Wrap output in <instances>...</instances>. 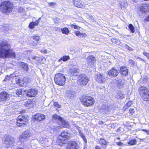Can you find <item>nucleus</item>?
I'll return each mask as SVG.
<instances>
[{"label": "nucleus", "mask_w": 149, "mask_h": 149, "mask_svg": "<svg viewBox=\"0 0 149 149\" xmlns=\"http://www.w3.org/2000/svg\"><path fill=\"white\" fill-rule=\"evenodd\" d=\"M0 57L3 58H15V54L10 49V45L6 41H3L0 44Z\"/></svg>", "instance_id": "obj_1"}, {"label": "nucleus", "mask_w": 149, "mask_h": 149, "mask_svg": "<svg viewBox=\"0 0 149 149\" xmlns=\"http://www.w3.org/2000/svg\"><path fill=\"white\" fill-rule=\"evenodd\" d=\"M12 3L8 1L2 2L0 6V10L4 13L8 14L11 12L13 9Z\"/></svg>", "instance_id": "obj_2"}, {"label": "nucleus", "mask_w": 149, "mask_h": 149, "mask_svg": "<svg viewBox=\"0 0 149 149\" xmlns=\"http://www.w3.org/2000/svg\"><path fill=\"white\" fill-rule=\"evenodd\" d=\"M54 80L56 84L60 86H63L65 83V77L63 74L58 73L55 74Z\"/></svg>", "instance_id": "obj_3"}, {"label": "nucleus", "mask_w": 149, "mask_h": 149, "mask_svg": "<svg viewBox=\"0 0 149 149\" xmlns=\"http://www.w3.org/2000/svg\"><path fill=\"white\" fill-rule=\"evenodd\" d=\"M77 79L79 84L82 86L86 85L89 81L88 77L83 73L80 74L78 75Z\"/></svg>", "instance_id": "obj_4"}, {"label": "nucleus", "mask_w": 149, "mask_h": 149, "mask_svg": "<svg viewBox=\"0 0 149 149\" xmlns=\"http://www.w3.org/2000/svg\"><path fill=\"white\" fill-rule=\"evenodd\" d=\"M82 104L86 107H88L93 105L94 100L93 98L91 96H83L81 100Z\"/></svg>", "instance_id": "obj_5"}, {"label": "nucleus", "mask_w": 149, "mask_h": 149, "mask_svg": "<svg viewBox=\"0 0 149 149\" xmlns=\"http://www.w3.org/2000/svg\"><path fill=\"white\" fill-rule=\"evenodd\" d=\"M27 119L24 116L19 115L17 119L16 124L18 126L24 127L27 125Z\"/></svg>", "instance_id": "obj_6"}, {"label": "nucleus", "mask_w": 149, "mask_h": 149, "mask_svg": "<svg viewBox=\"0 0 149 149\" xmlns=\"http://www.w3.org/2000/svg\"><path fill=\"white\" fill-rule=\"evenodd\" d=\"M119 71L116 67H113L107 71V75L110 77H116L118 74Z\"/></svg>", "instance_id": "obj_7"}, {"label": "nucleus", "mask_w": 149, "mask_h": 149, "mask_svg": "<svg viewBox=\"0 0 149 149\" xmlns=\"http://www.w3.org/2000/svg\"><path fill=\"white\" fill-rule=\"evenodd\" d=\"M26 92L25 93V95L28 97H35L38 91L37 89H31L27 91L26 90Z\"/></svg>", "instance_id": "obj_8"}, {"label": "nucleus", "mask_w": 149, "mask_h": 149, "mask_svg": "<svg viewBox=\"0 0 149 149\" xmlns=\"http://www.w3.org/2000/svg\"><path fill=\"white\" fill-rule=\"evenodd\" d=\"M70 136L71 135L70 133H68L67 131L64 130L61 133V134L59 136V140H62V139H64V140H65V139H70Z\"/></svg>", "instance_id": "obj_9"}, {"label": "nucleus", "mask_w": 149, "mask_h": 149, "mask_svg": "<svg viewBox=\"0 0 149 149\" xmlns=\"http://www.w3.org/2000/svg\"><path fill=\"white\" fill-rule=\"evenodd\" d=\"M9 95L6 92H4L0 94V101L2 102H6L9 99Z\"/></svg>", "instance_id": "obj_10"}, {"label": "nucleus", "mask_w": 149, "mask_h": 149, "mask_svg": "<svg viewBox=\"0 0 149 149\" xmlns=\"http://www.w3.org/2000/svg\"><path fill=\"white\" fill-rule=\"evenodd\" d=\"M140 12L144 13H146L149 11V4L144 3L142 4L140 8Z\"/></svg>", "instance_id": "obj_11"}, {"label": "nucleus", "mask_w": 149, "mask_h": 149, "mask_svg": "<svg viewBox=\"0 0 149 149\" xmlns=\"http://www.w3.org/2000/svg\"><path fill=\"white\" fill-rule=\"evenodd\" d=\"M78 148L76 143L73 141L69 142L67 147V149H78Z\"/></svg>", "instance_id": "obj_12"}, {"label": "nucleus", "mask_w": 149, "mask_h": 149, "mask_svg": "<svg viewBox=\"0 0 149 149\" xmlns=\"http://www.w3.org/2000/svg\"><path fill=\"white\" fill-rule=\"evenodd\" d=\"M95 78L96 81L99 83H102L104 82L105 77L102 75L98 73L95 76Z\"/></svg>", "instance_id": "obj_13"}, {"label": "nucleus", "mask_w": 149, "mask_h": 149, "mask_svg": "<svg viewBox=\"0 0 149 149\" xmlns=\"http://www.w3.org/2000/svg\"><path fill=\"white\" fill-rule=\"evenodd\" d=\"M31 135V133L29 131L27 130L24 132L20 136V139H28Z\"/></svg>", "instance_id": "obj_14"}, {"label": "nucleus", "mask_w": 149, "mask_h": 149, "mask_svg": "<svg viewBox=\"0 0 149 149\" xmlns=\"http://www.w3.org/2000/svg\"><path fill=\"white\" fill-rule=\"evenodd\" d=\"M65 95L67 97L72 99L76 96L75 92L71 90L67 91L65 93Z\"/></svg>", "instance_id": "obj_15"}, {"label": "nucleus", "mask_w": 149, "mask_h": 149, "mask_svg": "<svg viewBox=\"0 0 149 149\" xmlns=\"http://www.w3.org/2000/svg\"><path fill=\"white\" fill-rule=\"evenodd\" d=\"M119 72L121 74L125 76H126L128 75V70L127 68L125 66H123L120 67Z\"/></svg>", "instance_id": "obj_16"}, {"label": "nucleus", "mask_w": 149, "mask_h": 149, "mask_svg": "<svg viewBox=\"0 0 149 149\" xmlns=\"http://www.w3.org/2000/svg\"><path fill=\"white\" fill-rule=\"evenodd\" d=\"M41 60V58L37 56H32L31 59L30 61L33 64L38 63Z\"/></svg>", "instance_id": "obj_17"}, {"label": "nucleus", "mask_w": 149, "mask_h": 149, "mask_svg": "<svg viewBox=\"0 0 149 149\" xmlns=\"http://www.w3.org/2000/svg\"><path fill=\"white\" fill-rule=\"evenodd\" d=\"M18 64L24 71H28L29 67L27 63L23 62H19L18 63Z\"/></svg>", "instance_id": "obj_18"}, {"label": "nucleus", "mask_w": 149, "mask_h": 149, "mask_svg": "<svg viewBox=\"0 0 149 149\" xmlns=\"http://www.w3.org/2000/svg\"><path fill=\"white\" fill-rule=\"evenodd\" d=\"M86 61L89 63L93 64L96 61V59L94 56L90 55L86 58Z\"/></svg>", "instance_id": "obj_19"}, {"label": "nucleus", "mask_w": 149, "mask_h": 149, "mask_svg": "<svg viewBox=\"0 0 149 149\" xmlns=\"http://www.w3.org/2000/svg\"><path fill=\"white\" fill-rule=\"evenodd\" d=\"M45 115L40 113H38L35 116L34 118L36 120H38L39 121H41L45 119Z\"/></svg>", "instance_id": "obj_20"}, {"label": "nucleus", "mask_w": 149, "mask_h": 149, "mask_svg": "<svg viewBox=\"0 0 149 149\" xmlns=\"http://www.w3.org/2000/svg\"><path fill=\"white\" fill-rule=\"evenodd\" d=\"M13 140H3V142L5 146L7 148L13 146L14 143Z\"/></svg>", "instance_id": "obj_21"}, {"label": "nucleus", "mask_w": 149, "mask_h": 149, "mask_svg": "<svg viewBox=\"0 0 149 149\" xmlns=\"http://www.w3.org/2000/svg\"><path fill=\"white\" fill-rule=\"evenodd\" d=\"M69 73L72 75H77L79 72V70L77 68L70 69L69 71Z\"/></svg>", "instance_id": "obj_22"}, {"label": "nucleus", "mask_w": 149, "mask_h": 149, "mask_svg": "<svg viewBox=\"0 0 149 149\" xmlns=\"http://www.w3.org/2000/svg\"><path fill=\"white\" fill-rule=\"evenodd\" d=\"M74 5L77 7L82 8L83 5L82 2L80 0H74Z\"/></svg>", "instance_id": "obj_23"}, {"label": "nucleus", "mask_w": 149, "mask_h": 149, "mask_svg": "<svg viewBox=\"0 0 149 149\" xmlns=\"http://www.w3.org/2000/svg\"><path fill=\"white\" fill-rule=\"evenodd\" d=\"M139 91L141 96L147 92V89L144 86H141L139 88Z\"/></svg>", "instance_id": "obj_24"}, {"label": "nucleus", "mask_w": 149, "mask_h": 149, "mask_svg": "<svg viewBox=\"0 0 149 149\" xmlns=\"http://www.w3.org/2000/svg\"><path fill=\"white\" fill-rule=\"evenodd\" d=\"M25 106L28 109H30L34 106L33 102L30 100H28L25 102Z\"/></svg>", "instance_id": "obj_25"}, {"label": "nucleus", "mask_w": 149, "mask_h": 149, "mask_svg": "<svg viewBox=\"0 0 149 149\" xmlns=\"http://www.w3.org/2000/svg\"><path fill=\"white\" fill-rule=\"evenodd\" d=\"M141 96L144 100L149 101V91L146 92Z\"/></svg>", "instance_id": "obj_26"}, {"label": "nucleus", "mask_w": 149, "mask_h": 149, "mask_svg": "<svg viewBox=\"0 0 149 149\" xmlns=\"http://www.w3.org/2000/svg\"><path fill=\"white\" fill-rule=\"evenodd\" d=\"M61 122L62 124V128H68L70 127V125L69 123L68 122H65L63 119Z\"/></svg>", "instance_id": "obj_27"}, {"label": "nucleus", "mask_w": 149, "mask_h": 149, "mask_svg": "<svg viewBox=\"0 0 149 149\" xmlns=\"http://www.w3.org/2000/svg\"><path fill=\"white\" fill-rule=\"evenodd\" d=\"M38 21H36L35 22H31L29 25V27L31 29H33L34 26H37L39 23Z\"/></svg>", "instance_id": "obj_28"}, {"label": "nucleus", "mask_w": 149, "mask_h": 149, "mask_svg": "<svg viewBox=\"0 0 149 149\" xmlns=\"http://www.w3.org/2000/svg\"><path fill=\"white\" fill-rule=\"evenodd\" d=\"M26 91H25V90H24V89H19L17 90L16 91V93L17 95H25V93Z\"/></svg>", "instance_id": "obj_29"}, {"label": "nucleus", "mask_w": 149, "mask_h": 149, "mask_svg": "<svg viewBox=\"0 0 149 149\" xmlns=\"http://www.w3.org/2000/svg\"><path fill=\"white\" fill-rule=\"evenodd\" d=\"M125 82V80L121 79H119L117 82L118 86H120V87H122L123 85H124Z\"/></svg>", "instance_id": "obj_30"}, {"label": "nucleus", "mask_w": 149, "mask_h": 149, "mask_svg": "<svg viewBox=\"0 0 149 149\" xmlns=\"http://www.w3.org/2000/svg\"><path fill=\"white\" fill-rule=\"evenodd\" d=\"M56 142V145H59L60 146H62L65 144L66 142L65 140H55Z\"/></svg>", "instance_id": "obj_31"}, {"label": "nucleus", "mask_w": 149, "mask_h": 149, "mask_svg": "<svg viewBox=\"0 0 149 149\" xmlns=\"http://www.w3.org/2000/svg\"><path fill=\"white\" fill-rule=\"evenodd\" d=\"M52 118L53 120H58L61 121L62 120L63 118L59 116L57 114L54 115L52 117Z\"/></svg>", "instance_id": "obj_32"}, {"label": "nucleus", "mask_w": 149, "mask_h": 149, "mask_svg": "<svg viewBox=\"0 0 149 149\" xmlns=\"http://www.w3.org/2000/svg\"><path fill=\"white\" fill-rule=\"evenodd\" d=\"M70 58L69 56H65L61 57L58 60L59 62H60L61 60L63 61H67L68 59H70Z\"/></svg>", "instance_id": "obj_33"}, {"label": "nucleus", "mask_w": 149, "mask_h": 149, "mask_svg": "<svg viewBox=\"0 0 149 149\" xmlns=\"http://www.w3.org/2000/svg\"><path fill=\"white\" fill-rule=\"evenodd\" d=\"M61 30L63 34H65L66 35H68L69 32V30L66 27L62 29L61 28Z\"/></svg>", "instance_id": "obj_34"}, {"label": "nucleus", "mask_w": 149, "mask_h": 149, "mask_svg": "<svg viewBox=\"0 0 149 149\" xmlns=\"http://www.w3.org/2000/svg\"><path fill=\"white\" fill-rule=\"evenodd\" d=\"M24 82L22 79H18L16 81V83L17 84L21 86H22L24 84Z\"/></svg>", "instance_id": "obj_35"}, {"label": "nucleus", "mask_w": 149, "mask_h": 149, "mask_svg": "<svg viewBox=\"0 0 149 149\" xmlns=\"http://www.w3.org/2000/svg\"><path fill=\"white\" fill-rule=\"evenodd\" d=\"M99 143L104 148H106L107 144L106 140H100Z\"/></svg>", "instance_id": "obj_36"}, {"label": "nucleus", "mask_w": 149, "mask_h": 149, "mask_svg": "<svg viewBox=\"0 0 149 149\" xmlns=\"http://www.w3.org/2000/svg\"><path fill=\"white\" fill-rule=\"evenodd\" d=\"M128 27L132 33H134L135 32L134 27L132 24H130Z\"/></svg>", "instance_id": "obj_37"}, {"label": "nucleus", "mask_w": 149, "mask_h": 149, "mask_svg": "<svg viewBox=\"0 0 149 149\" xmlns=\"http://www.w3.org/2000/svg\"><path fill=\"white\" fill-rule=\"evenodd\" d=\"M75 35L78 36H79L81 37H82L85 34L84 33H81L79 31H77L75 32Z\"/></svg>", "instance_id": "obj_38"}, {"label": "nucleus", "mask_w": 149, "mask_h": 149, "mask_svg": "<svg viewBox=\"0 0 149 149\" xmlns=\"http://www.w3.org/2000/svg\"><path fill=\"white\" fill-rule=\"evenodd\" d=\"M136 140H130L128 142V144L130 145H133L136 143Z\"/></svg>", "instance_id": "obj_39"}, {"label": "nucleus", "mask_w": 149, "mask_h": 149, "mask_svg": "<svg viewBox=\"0 0 149 149\" xmlns=\"http://www.w3.org/2000/svg\"><path fill=\"white\" fill-rule=\"evenodd\" d=\"M32 38L33 39L37 41H39L40 38L38 36H34Z\"/></svg>", "instance_id": "obj_40"}, {"label": "nucleus", "mask_w": 149, "mask_h": 149, "mask_svg": "<svg viewBox=\"0 0 149 149\" xmlns=\"http://www.w3.org/2000/svg\"><path fill=\"white\" fill-rule=\"evenodd\" d=\"M70 26L72 28H74L75 29H78L80 28V27L79 26L74 24H72Z\"/></svg>", "instance_id": "obj_41"}, {"label": "nucleus", "mask_w": 149, "mask_h": 149, "mask_svg": "<svg viewBox=\"0 0 149 149\" xmlns=\"http://www.w3.org/2000/svg\"><path fill=\"white\" fill-rule=\"evenodd\" d=\"M120 6L121 8L122 7L125 8L127 6V3L126 2L125 3L124 1H123L121 3Z\"/></svg>", "instance_id": "obj_42"}, {"label": "nucleus", "mask_w": 149, "mask_h": 149, "mask_svg": "<svg viewBox=\"0 0 149 149\" xmlns=\"http://www.w3.org/2000/svg\"><path fill=\"white\" fill-rule=\"evenodd\" d=\"M129 63L131 66H133L135 64L134 61L131 59H129Z\"/></svg>", "instance_id": "obj_43"}, {"label": "nucleus", "mask_w": 149, "mask_h": 149, "mask_svg": "<svg viewBox=\"0 0 149 149\" xmlns=\"http://www.w3.org/2000/svg\"><path fill=\"white\" fill-rule=\"evenodd\" d=\"M5 140H11V137L10 136L8 135H5L4 136Z\"/></svg>", "instance_id": "obj_44"}, {"label": "nucleus", "mask_w": 149, "mask_h": 149, "mask_svg": "<svg viewBox=\"0 0 149 149\" xmlns=\"http://www.w3.org/2000/svg\"><path fill=\"white\" fill-rule=\"evenodd\" d=\"M53 130L54 131H55L56 130H59L60 128H61V126H54Z\"/></svg>", "instance_id": "obj_45"}, {"label": "nucleus", "mask_w": 149, "mask_h": 149, "mask_svg": "<svg viewBox=\"0 0 149 149\" xmlns=\"http://www.w3.org/2000/svg\"><path fill=\"white\" fill-rule=\"evenodd\" d=\"M143 54L146 56L149 59V54L146 52H143Z\"/></svg>", "instance_id": "obj_46"}, {"label": "nucleus", "mask_w": 149, "mask_h": 149, "mask_svg": "<svg viewBox=\"0 0 149 149\" xmlns=\"http://www.w3.org/2000/svg\"><path fill=\"white\" fill-rule=\"evenodd\" d=\"M54 105L56 107H57L58 108H59L60 107V105L58 104L57 102H55L54 103Z\"/></svg>", "instance_id": "obj_47"}, {"label": "nucleus", "mask_w": 149, "mask_h": 149, "mask_svg": "<svg viewBox=\"0 0 149 149\" xmlns=\"http://www.w3.org/2000/svg\"><path fill=\"white\" fill-rule=\"evenodd\" d=\"M116 45H119L121 46H123L122 44L121 43V42L117 40L116 41Z\"/></svg>", "instance_id": "obj_48"}, {"label": "nucleus", "mask_w": 149, "mask_h": 149, "mask_svg": "<svg viewBox=\"0 0 149 149\" xmlns=\"http://www.w3.org/2000/svg\"><path fill=\"white\" fill-rule=\"evenodd\" d=\"M23 9L21 7L18 8V12L19 13H21L23 12Z\"/></svg>", "instance_id": "obj_49"}, {"label": "nucleus", "mask_w": 149, "mask_h": 149, "mask_svg": "<svg viewBox=\"0 0 149 149\" xmlns=\"http://www.w3.org/2000/svg\"><path fill=\"white\" fill-rule=\"evenodd\" d=\"M56 4V3H54V2L49 3L48 4L50 6H54V5H55Z\"/></svg>", "instance_id": "obj_50"}, {"label": "nucleus", "mask_w": 149, "mask_h": 149, "mask_svg": "<svg viewBox=\"0 0 149 149\" xmlns=\"http://www.w3.org/2000/svg\"><path fill=\"white\" fill-rule=\"evenodd\" d=\"M10 79V77L9 76H7L5 79L4 80V81H6L7 80H8Z\"/></svg>", "instance_id": "obj_51"}, {"label": "nucleus", "mask_w": 149, "mask_h": 149, "mask_svg": "<svg viewBox=\"0 0 149 149\" xmlns=\"http://www.w3.org/2000/svg\"><path fill=\"white\" fill-rule=\"evenodd\" d=\"M117 40L115 39H112L111 40V41L114 43H116Z\"/></svg>", "instance_id": "obj_52"}, {"label": "nucleus", "mask_w": 149, "mask_h": 149, "mask_svg": "<svg viewBox=\"0 0 149 149\" xmlns=\"http://www.w3.org/2000/svg\"><path fill=\"white\" fill-rule=\"evenodd\" d=\"M130 112L132 114L134 112V110L133 109H130L129 110Z\"/></svg>", "instance_id": "obj_53"}, {"label": "nucleus", "mask_w": 149, "mask_h": 149, "mask_svg": "<svg viewBox=\"0 0 149 149\" xmlns=\"http://www.w3.org/2000/svg\"><path fill=\"white\" fill-rule=\"evenodd\" d=\"M136 58L138 59H139L140 60H141L142 61H144V59H142L141 57L139 56H136Z\"/></svg>", "instance_id": "obj_54"}, {"label": "nucleus", "mask_w": 149, "mask_h": 149, "mask_svg": "<svg viewBox=\"0 0 149 149\" xmlns=\"http://www.w3.org/2000/svg\"><path fill=\"white\" fill-rule=\"evenodd\" d=\"M142 130L143 131L145 132L147 134H149V130H143V129Z\"/></svg>", "instance_id": "obj_55"}, {"label": "nucleus", "mask_w": 149, "mask_h": 149, "mask_svg": "<svg viewBox=\"0 0 149 149\" xmlns=\"http://www.w3.org/2000/svg\"><path fill=\"white\" fill-rule=\"evenodd\" d=\"M145 20L146 21H149V15L146 18H145Z\"/></svg>", "instance_id": "obj_56"}, {"label": "nucleus", "mask_w": 149, "mask_h": 149, "mask_svg": "<svg viewBox=\"0 0 149 149\" xmlns=\"http://www.w3.org/2000/svg\"><path fill=\"white\" fill-rule=\"evenodd\" d=\"M119 98H120V99H123L124 97V96L123 94H121V95L120 96V95H119Z\"/></svg>", "instance_id": "obj_57"}, {"label": "nucleus", "mask_w": 149, "mask_h": 149, "mask_svg": "<svg viewBox=\"0 0 149 149\" xmlns=\"http://www.w3.org/2000/svg\"><path fill=\"white\" fill-rule=\"evenodd\" d=\"M58 18H56L54 19V21L55 23H56L58 21Z\"/></svg>", "instance_id": "obj_58"}, {"label": "nucleus", "mask_w": 149, "mask_h": 149, "mask_svg": "<svg viewBox=\"0 0 149 149\" xmlns=\"http://www.w3.org/2000/svg\"><path fill=\"white\" fill-rule=\"evenodd\" d=\"M132 104V103L131 102H129L127 103V105L128 106H130Z\"/></svg>", "instance_id": "obj_59"}, {"label": "nucleus", "mask_w": 149, "mask_h": 149, "mask_svg": "<svg viewBox=\"0 0 149 149\" xmlns=\"http://www.w3.org/2000/svg\"><path fill=\"white\" fill-rule=\"evenodd\" d=\"M129 46L127 45H124V47H125L126 49H128L129 48Z\"/></svg>", "instance_id": "obj_60"}, {"label": "nucleus", "mask_w": 149, "mask_h": 149, "mask_svg": "<svg viewBox=\"0 0 149 149\" xmlns=\"http://www.w3.org/2000/svg\"><path fill=\"white\" fill-rule=\"evenodd\" d=\"M81 137H82V139H83V140H85V137L84 136L83 134H81Z\"/></svg>", "instance_id": "obj_61"}, {"label": "nucleus", "mask_w": 149, "mask_h": 149, "mask_svg": "<svg viewBox=\"0 0 149 149\" xmlns=\"http://www.w3.org/2000/svg\"><path fill=\"white\" fill-rule=\"evenodd\" d=\"M117 144L119 146H121L123 145V143L121 142L117 143Z\"/></svg>", "instance_id": "obj_62"}, {"label": "nucleus", "mask_w": 149, "mask_h": 149, "mask_svg": "<svg viewBox=\"0 0 149 149\" xmlns=\"http://www.w3.org/2000/svg\"><path fill=\"white\" fill-rule=\"evenodd\" d=\"M75 127L78 130H79V131H80V130H79L80 129V127H79L77 125L75 126Z\"/></svg>", "instance_id": "obj_63"}, {"label": "nucleus", "mask_w": 149, "mask_h": 149, "mask_svg": "<svg viewBox=\"0 0 149 149\" xmlns=\"http://www.w3.org/2000/svg\"><path fill=\"white\" fill-rule=\"evenodd\" d=\"M96 149H101V148L98 146H96L95 147Z\"/></svg>", "instance_id": "obj_64"}]
</instances>
